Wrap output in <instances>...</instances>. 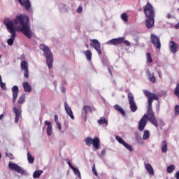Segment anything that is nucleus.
Returning <instances> with one entry per match:
<instances>
[{
	"instance_id": "obj_9",
	"label": "nucleus",
	"mask_w": 179,
	"mask_h": 179,
	"mask_svg": "<svg viewBox=\"0 0 179 179\" xmlns=\"http://www.w3.org/2000/svg\"><path fill=\"white\" fill-rule=\"evenodd\" d=\"M151 43L157 48V50L162 48V43H160V38L157 37L155 34H152L150 36Z\"/></svg>"
},
{
	"instance_id": "obj_43",
	"label": "nucleus",
	"mask_w": 179,
	"mask_h": 179,
	"mask_svg": "<svg viewBox=\"0 0 179 179\" xmlns=\"http://www.w3.org/2000/svg\"><path fill=\"white\" fill-rule=\"evenodd\" d=\"M83 10V8L82 6H79V7L77 9V13H82V11Z\"/></svg>"
},
{
	"instance_id": "obj_55",
	"label": "nucleus",
	"mask_w": 179,
	"mask_h": 179,
	"mask_svg": "<svg viewBox=\"0 0 179 179\" xmlns=\"http://www.w3.org/2000/svg\"><path fill=\"white\" fill-rule=\"evenodd\" d=\"M86 48H89V44H85Z\"/></svg>"
},
{
	"instance_id": "obj_48",
	"label": "nucleus",
	"mask_w": 179,
	"mask_h": 179,
	"mask_svg": "<svg viewBox=\"0 0 179 179\" xmlns=\"http://www.w3.org/2000/svg\"><path fill=\"white\" fill-rule=\"evenodd\" d=\"M54 118H55V122H58V116L57 115H55Z\"/></svg>"
},
{
	"instance_id": "obj_35",
	"label": "nucleus",
	"mask_w": 179,
	"mask_h": 179,
	"mask_svg": "<svg viewBox=\"0 0 179 179\" xmlns=\"http://www.w3.org/2000/svg\"><path fill=\"white\" fill-rule=\"evenodd\" d=\"M123 146H124V148H126V149H127V150H129V152H132L134 150V148H132V145L124 143V144H123Z\"/></svg>"
},
{
	"instance_id": "obj_23",
	"label": "nucleus",
	"mask_w": 179,
	"mask_h": 179,
	"mask_svg": "<svg viewBox=\"0 0 179 179\" xmlns=\"http://www.w3.org/2000/svg\"><path fill=\"white\" fill-rule=\"evenodd\" d=\"M114 108L116 109L117 111H119V113H120L122 115H125V110H124V109H122V108L120 105H115Z\"/></svg>"
},
{
	"instance_id": "obj_11",
	"label": "nucleus",
	"mask_w": 179,
	"mask_h": 179,
	"mask_svg": "<svg viewBox=\"0 0 179 179\" xmlns=\"http://www.w3.org/2000/svg\"><path fill=\"white\" fill-rule=\"evenodd\" d=\"M18 108L20 109L17 108L16 107L13 108V111L15 114V124H17L20 118H22V108L20 106H18Z\"/></svg>"
},
{
	"instance_id": "obj_1",
	"label": "nucleus",
	"mask_w": 179,
	"mask_h": 179,
	"mask_svg": "<svg viewBox=\"0 0 179 179\" xmlns=\"http://www.w3.org/2000/svg\"><path fill=\"white\" fill-rule=\"evenodd\" d=\"M3 23L8 31L11 34L10 38L7 41L8 45H13L15 38H16V28L15 27V24L21 26L20 28L21 33H23L28 38H31L33 36V32L30 30V25H29L30 20H29V17L27 15L23 14L17 15L13 20V22L9 18H5Z\"/></svg>"
},
{
	"instance_id": "obj_10",
	"label": "nucleus",
	"mask_w": 179,
	"mask_h": 179,
	"mask_svg": "<svg viewBox=\"0 0 179 179\" xmlns=\"http://www.w3.org/2000/svg\"><path fill=\"white\" fill-rule=\"evenodd\" d=\"M93 113V110L90 106H84L82 109V115L84 117V122H86L87 120V113Z\"/></svg>"
},
{
	"instance_id": "obj_28",
	"label": "nucleus",
	"mask_w": 179,
	"mask_h": 179,
	"mask_svg": "<svg viewBox=\"0 0 179 179\" xmlns=\"http://www.w3.org/2000/svg\"><path fill=\"white\" fill-rule=\"evenodd\" d=\"M24 101H26V95L22 94L19 97L17 100V104H23Z\"/></svg>"
},
{
	"instance_id": "obj_6",
	"label": "nucleus",
	"mask_w": 179,
	"mask_h": 179,
	"mask_svg": "<svg viewBox=\"0 0 179 179\" xmlns=\"http://www.w3.org/2000/svg\"><path fill=\"white\" fill-rule=\"evenodd\" d=\"M128 100L131 111L135 113L138 110V106H136V103H135V97L131 92L128 94Z\"/></svg>"
},
{
	"instance_id": "obj_21",
	"label": "nucleus",
	"mask_w": 179,
	"mask_h": 179,
	"mask_svg": "<svg viewBox=\"0 0 179 179\" xmlns=\"http://www.w3.org/2000/svg\"><path fill=\"white\" fill-rule=\"evenodd\" d=\"M161 150L162 153H167V141H166V140H164V141H162V145H161Z\"/></svg>"
},
{
	"instance_id": "obj_20",
	"label": "nucleus",
	"mask_w": 179,
	"mask_h": 179,
	"mask_svg": "<svg viewBox=\"0 0 179 179\" xmlns=\"http://www.w3.org/2000/svg\"><path fill=\"white\" fill-rule=\"evenodd\" d=\"M22 86L24 87V92H27V93H30V92H31V85H30L28 82H24L22 84Z\"/></svg>"
},
{
	"instance_id": "obj_51",
	"label": "nucleus",
	"mask_w": 179,
	"mask_h": 179,
	"mask_svg": "<svg viewBox=\"0 0 179 179\" xmlns=\"http://www.w3.org/2000/svg\"><path fill=\"white\" fill-rule=\"evenodd\" d=\"M175 29H179V22L175 25Z\"/></svg>"
},
{
	"instance_id": "obj_34",
	"label": "nucleus",
	"mask_w": 179,
	"mask_h": 179,
	"mask_svg": "<svg viewBox=\"0 0 179 179\" xmlns=\"http://www.w3.org/2000/svg\"><path fill=\"white\" fill-rule=\"evenodd\" d=\"M71 170L73 171L74 174L77 176L78 177L80 178V171H79V169L78 168H75V166L72 167Z\"/></svg>"
},
{
	"instance_id": "obj_39",
	"label": "nucleus",
	"mask_w": 179,
	"mask_h": 179,
	"mask_svg": "<svg viewBox=\"0 0 179 179\" xmlns=\"http://www.w3.org/2000/svg\"><path fill=\"white\" fill-rule=\"evenodd\" d=\"M175 115H179V105L175 106Z\"/></svg>"
},
{
	"instance_id": "obj_57",
	"label": "nucleus",
	"mask_w": 179,
	"mask_h": 179,
	"mask_svg": "<svg viewBox=\"0 0 179 179\" xmlns=\"http://www.w3.org/2000/svg\"><path fill=\"white\" fill-rule=\"evenodd\" d=\"M108 71H109L110 73H113L111 70L108 69Z\"/></svg>"
},
{
	"instance_id": "obj_53",
	"label": "nucleus",
	"mask_w": 179,
	"mask_h": 179,
	"mask_svg": "<svg viewBox=\"0 0 179 179\" xmlns=\"http://www.w3.org/2000/svg\"><path fill=\"white\" fill-rule=\"evenodd\" d=\"M3 118V114L0 115V121Z\"/></svg>"
},
{
	"instance_id": "obj_45",
	"label": "nucleus",
	"mask_w": 179,
	"mask_h": 179,
	"mask_svg": "<svg viewBox=\"0 0 179 179\" xmlns=\"http://www.w3.org/2000/svg\"><path fill=\"white\" fill-rule=\"evenodd\" d=\"M157 73H158L159 78L162 79L163 78L162 74V71H158Z\"/></svg>"
},
{
	"instance_id": "obj_42",
	"label": "nucleus",
	"mask_w": 179,
	"mask_h": 179,
	"mask_svg": "<svg viewBox=\"0 0 179 179\" xmlns=\"http://www.w3.org/2000/svg\"><path fill=\"white\" fill-rule=\"evenodd\" d=\"M0 86L1 89H3V90H6V84L2 82V83H0Z\"/></svg>"
},
{
	"instance_id": "obj_17",
	"label": "nucleus",
	"mask_w": 179,
	"mask_h": 179,
	"mask_svg": "<svg viewBox=\"0 0 179 179\" xmlns=\"http://www.w3.org/2000/svg\"><path fill=\"white\" fill-rule=\"evenodd\" d=\"M45 125H47V135L48 136H51L52 134V125L51 124V122H48V121H45Z\"/></svg>"
},
{
	"instance_id": "obj_50",
	"label": "nucleus",
	"mask_w": 179,
	"mask_h": 179,
	"mask_svg": "<svg viewBox=\"0 0 179 179\" xmlns=\"http://www.w3.org/2000/svg\"><path fill=\"white\" fill-rule=\"evenodd\" d=\"M136 141H141V136H136Z\"/></svg>"
},
{
	"instance_id": "obj_2",
	"label": "nucleus",
	"mask_w": 179,
	"mask_h": 179,
	"mask_svg": "<svg viewBox=\"0 0 179 179\" xmlns=\"http://www.w3.org/2000/svg\"><path fill=\"white\" fill-rule=\"evenodd\" d=\"M144 13L145 15V26L147 29H152L155 26V17L156 15L155 14V8L152 3L148 2L143 7Z\"/></svg>"
},
{
	"instance_id": "obj_26",
	"label": "nucleus",
	"mask_w": 179,
	"mask_h": 179,
	"mask_svg": "<svg viewBox=\"0 0 179 179\" xmlns=\"http://www.w3.org/2000/svg\"><path fill=\"white\" fill-rule=\"evenodd\" d=\"M27 160L29 164H33V163H34V157H32L30 152H27Z\"/></svg>"
},
{
	"instance_id": "obj_37",
	"label": "nucleus",
	"mask_w": 179,
	"mask_h": 179,
	"mask_svg": "<svg viewBox=\"0 0 179 179\" xmlns=\"http://www.w3.org/2000/svg\"><path fill=\"white\" fill-rule=\"evenodd\" d=\"M121 19H122L124 22H128V15L127 13H122L121 15Z\"/></svg>"
},
{
	"instance_id": "obj_49",
	"label": "nucleus",
	"mask_w": 179,
	"mask_h": 179,
	"mask_svg": "<svg viewBox=\"0 0 179 179\" xmlns=\"http://www.w3.org/2000/svg\"><path fill=\"white\" fill-rule=\"evenodd\" d=\"M175 177L176 179H179V171L176 173V174L175 175Z\"/></svg>"
},
{
	"instance_id": "obj_4",
	"label": "nucleus",
	"mask_w": 179,
	"mask_h": 179,
	"mask_svg": "<svg viewBox=\"0 0 179 179\" xmlns=\"http://www.w3.org/2000/svg\"><path fill=\"white\" fill-rule=\"evenodd\" d=\"M39 48L40 50H41V51H43L44 57L46 58V64L49 69H51V68H52V64L54 62V57L52 56V52H51V50H50V48H48V46L44 44H41Z\"/></svg>"
},
{
	"instance_id": "obj_27",
	"label": "nucleus",
	"mask_w": 179,
	"mask_h": 179,
	"mask_svg": "<svg viewBox=\"0 0 179 179\" xmlns=\"http://www.w3.org/2000/svg\"><path fill=\"white\" fill-rule=\"evenodd\" d=\"M43 174V171L38 170L34 172L33 177L34 178H40V176Z\"/></svg>"
},
{
	"instance_id": "obj_33",
	"label": "nucleus",
	"mask_w": 179,
	"mask_h": 179,
	"mask_svg": "<svg viewBox=\"0 0 179 179\" xmlns=\"http://www.w3.org/2000/svg\"><path fill=\"white\" fill-rule=\"evenodd\" d=\"M174 170H176V166H174V165L169 166L166 169V171L169 173H173V171H174Z\"/></svg>"
},
{
	"instance_id": "obj_7",
	"label": "nucleus",
	"mask_w": 179,
	"mask_h": 179,
	"mask_svg": "<svg viewBox=\"0 0 179 179\" xmlns=\"http://www.w3.org/2000/svg\"><path fill=\"white\" fill-rule=\"evenodd\" d=\"M90 46L96 51L99 55H101V44L97 39H90Z\"/></svg>"
},
{
	"instance_id": "obj_14",
	"label": "nucleus",
	"mask_w": 179,
	"mask_h": 179,
	"mask_svg": "<svg viewBox=\"0 0 179 179\" xmlns=\"http://www.w3.org/2000/svg\"><path fill=\"white\" fill-rule=\"evenodd\" d=\"M179 45L173 41H169V50L172 54H176L178 51Z\"/></svg>"
},
{
	"instance_id": "obj_30",
	"label": "nucleus",
	"mask_w": 179,
	"mask_h": 179,
	"mask_svg": "<svg viewBox=\"0 0 179 179\" xmlns=\"http://www.w3.org/2000/svg\"><path fill=\"white\" fill-rule=\"evenodd\" d=\"M85 55L87 57V61H90L92 59V54L90 50H86L85 52Z\"/></svg>"
},
{
	"instance_id": "obj_31",
	"label": "nucleus",
	"mask_w": 179,
	"mask_h": 179,
	"mask_svg": "<svg viewBox=\"0 0 179 179\" xmlns=\"http://www.w3.org/2000/svg\"><path fill=\"white\" fill-rule=\"evenodd\" d=\"M146 59L148 64H152L153 62V59H152V55L150 52L146 53Z\"/></svg>"
},
{
	"instance_id": "obj_46",
	"label": "nucleus",
	"mask_w": 179,
	"mask_h": 179,
	"mask_svg": "<svg viewBox=\"0 0 179 179\" xmlns=\"http://www.w3.org/2000/svg\"><path fill=\"white\" fill-rule=\"evenodd\" d=\"M61 92H62V93H65V92H66V89L65 88V87H61Z\"/></svg>"
},
{
	"instance_id": "obj_56",
	"label": "nucleus",
	"mask_w": 179,
	"mask_h": 179,
	"mask_svg": "<svg viewBox=\"0 0 179 179\" xmlns=\"http://www.w3.org/2000/svg\"><path fill=\"white\" fill-rule=\"evenodd\" d=\"M2 83V77H1V76H0V83Z\"/></svg>"
},
{
	"instance_id": "obj_44",
	"label": "nucleus",
	"mask_w": 179,
	"mask_h": 179,
	"mask_svg": "<svg viewBox=\"0 0 179 179\" xmlns=\"http://www.w3.org/2000/svg\"><path fill=\"white\" fill-rule=\"evenodd\" d=\"M56 124H57L58 129L59 131H61V129H62V128L61 127V123H59V122H56Z\"/></svg>"
},
{
	"instance_id": "obj_40",
	"label": "nucleus",
	"mask_w": 179,
	"mask_h": 179,
	"mask_svg": "<svg viewBox=\"0 0 179 179\" xmlns=\"http://www.w3.org/2000/svg\"><path fill=\"white\" fill-rule=\"evenodd\" d=\"M24 76L26 79H29V69L24 70Z\"/></svg>"
},
{
	"instance_id": "obj_16",
	"label": "nucleus",
	"mask_w": 179,
	"mask_h": 179,
	"mask_svg": "<svg viewBox=\"0 0 179 179\" xmlns=\"http://www.w3.org/2000/svg\"><path fill=\"white\" fill-rule=\"evenodd\" d=\"M64 108L66 110V113L68 114V115L71 118V120H75V116L73 115V112H72V108L69 107L68 105V103H64Z\"/></svg>"
},
{
	"instance_id": "obj_63",
	"label": "nucleus",
	"mask_w": 179,
	"mask_h": 179,
	"mask_svg": "<svg viewBox=\"0 0 179 179\" xmlns=\"http://www.w3.org/2000/svg\"><path fill=\"white\" fill-rule=\"evenodd\" d=\"M0 94H1V91H0Z\"/></svg>"
},
{
	"instance_id": "obj_19",
	"label": "nucleus",
	"mask_w": 179,
	"mask_h": 179,
	"mask_svg": "<svg viewBox=\"0 0 179 179\" xmlns=\"http://www.w3.org/2000/svg\"><path fill=\"white\" fill-rule=\"evenodd\" d=\"M22 6H24L27 10H29L30 8H31V3H30V0H22Z\"/></svg>"
},
{
	"instance_id": "obj_5",
	"label": "nucleus",
	"mask_w": 179,
	"mask_h": 179,
	"mask_svg": "<svg viewBox=\"0 0 179 179\" xmlns=\"http://www.w3.org/2000/svg\"><path fill=\"white\" fill-rule=\"evenodd\" d=\"M85 143L87 146H93L97 150L100 149V138L98 137H94L92 138V137H87L85 138Z\"/></svg>"
},
{
	"instance_id": "obj_52",
	"label": "nucleus",
	"mask_w": 179,
	"mask_h": 179,
	"mask_svg": "<svg viewBox=\"0 0 179 179\" xmlns=\"http://www.w3.org/2000/svg\"><path fill=\"white\" fill-rule=\"evenodd\" d=\"M19 3H20V5H23V1L22 0H18Z\"/></svg>"
},
{
	"instance_id": "obj_29",
	"label": "nucleus",
	"mask_w": 179,
	"mask_h": 179,
	"mask_svg": "<svg viewBox=\"0 0 179 179\" xmlns=\"http://www.w3.org/2000/svg\"><path fill=\"white\" fill-rule=\"evenodd\" d=\"M21 69L22 71H26L29 69V68L27 67V62L24 60L21 62Z\"/></svg>"
},
{
	"instance_id": "obj_25",
	"label": "nucleus",
	"mask_w": 179,
	"mask_h": 179,
	"mask_svg": "<svg viewBox=\"0 0 179 179\" xmlns=\"http://www.w3.org/2000/svg\"><path fill=\"white\" fill-rule=\"evenodd\" d=\"M148 78H149L150 82H151L152 83H156V77L155 76V73H149Z\"/></svg>"
},
{
	"instance_id": "obj_22",
	"label": "nucleus",
	"mask_w": 179,
	"mask_h": 179,
	"mask_svg": "<svg viewBox=\"0 0 179 179\" xmlns=\"http://www.w3.org/2000/svg\"><path fill=\"white\" fill-rule=\"evenodd\" d=\"M148 120H149L150 122H151L152 125H155L156 128H159V124L157 123V120H156L155 116H153L152 117H148Z\"/></svg>"
},
{
	"instance_id": "obj_24",
	"label": "nucleus",
	"mask_w": 179,
	"mask_h": 179,
	"mask_svg": "<svg viewBox=\"0 0 179 179\" xmlns=\"http://www.w3.org/2000/svg\"><path fill=\"white\" fill-rule=\"evenodd\" d=\"M98 124L99 125H103L106 124V125H108V121H107V119L104 117H101L99 120H98Z\"/></svg>"
},
{
	"instance_id": "obj_59",
	"label": "nucleus",
	"mask_w": 179,
	"mask_h": 179,
	"mask_svg": "<svg viewBox=\"0 0 179 179\" xmlns=\"http://www.w3.org/2000/svg\"><path fill=\"white\" fill-rule=\"evenodd\" d=\"M64 85H66V81H64Z\"/></svg>"
},
{
	"instance_id": "obj_62",
	"label": "nucleus",
	"mask_w": 179,
	"mask_h": 179,
	"mask_svg": "<svg viewBox=\"0 0 179 179\" xmlns=\"http://www.w3.org/2000/svg\"><path fill=\"white\" fill-rule=\"evenodd\" d=\"M6 155L8 156V153H6Z\"/></svg>"
},
{
	"instance_id": "obj_41",
	"label": "nucleus",
	"mask_w": 179,
	"mask_h": 179,
	"mask_svg": "<svg viewBox=\"0 0 179 179\" xmlns=\"http://www.w3.org/2000/svg\"><path fill=\"white\" fill-rule=\"evenodd\" d=\"M92 172L94 174V176H96L97 177L98 174H97V171H96V165L94 164L92 166Z\"/></svg>"
},
{
	"instance_id": "obj_13",
	"label": "nucleus",
	"mask_w": 179,
	"mask_h": 179,
	"mask_svg": "<svg viewBox=\"0 0 179 179\" xmlns=\"http://www.w3.org/2000/svg\"><path fill=\"white\" fill-rule=\"evenodd\" d=\"M11 90L13 93V104H15L16 100H17V96H19V87H17V85H14Z\"/></svg>"
},
{
	"instance_id": "obj_18",
	"label": "nucleus",
	"mask_w": 179,
	"mask_h": 179,
	"mask_svg": "<svg viewBox=\"0 0 179 179\" xmlns=\"http://www.w3.org/2000/svg\"><path fill=\"white\" fill-rule=\"evenodd\" d=\"M145 167L150 176H155V170L150 164H145Z\"/></svg>"
},
{
	"instance_id": "obj_36",
	"label": "nucleus",
	"mask_w": 179,
	"mask_h": 179,
	"mask_svg": "<svg viewBox=\"0 0 179 179\" xmlns=\"http://www.w3.org/2000/svg\"><path fill=\"white\" fill-rule=\"evenodd\" d=\"M115 139L117 141V142H119V143H121V145L125 144V141L120 136H116Z\"/></svg>"
},
{
	"instance_id": "obj_60",
	"label": "nucleus",
	"mask_w": 179,
	"mask_h": 179,
	"mask_svg": "<svg viewBox=\"0 0 179 179\" xmlns=\"http://www.w3.org/2000/svg\"><path fill=\"white\" fill-rule=\"evenodd\" d=\"M1 157H2V155H1V153H0V159H1Z\"/></svg>"
},
{
	"instance_id": "obj_12",
	"label": "nucleus",
	"mask_w": 179,
	"mask_h": 179,
	"mask_svg": "<svg viewBox=\"0 0 179 179\" xmlns=\"http://www.w3.org/2000/svg\"><path fill=\"white\" fill-rule=\"evenodd\" d=\"M148 117L146 114L143 115V117L140 120L138 123V129L141 132L145 129V127H146V120H148Z\"/></svg>"
},
{
	"instance_id": "obj_47",
	"label": "nucleus",
	"mask_w": 179,
	"mask_h": 179,
	"mask_svg": "<svg viewBox=\"0 0 179 179\" xmlns=\"http://www.w3.org/2000/svg\"><path fill=\"white\" fill-rule=\"evenodd\" d=\"M67 163H68V164H69V167H70L71 169H72V167H74V166L72 165V164L71 163V161L68 160Z\"/></svg>"
},
{
	"instance_id": "obj_38",
	"label": "nucleus",
	"mask_w": 179,
	"mask_h": 179,
	"mask_svg": "<svg viewBox=\"0 0 179 179\" xmlns=\"http://www.w3.org/2000/svg\"><path fill=\"white\" fill-rule=\"evenodd\" d=\"M121 38H123L122 43H124L125 45H127V47H129V45H131V43L127 40H125V37H121Z\"/></svg>"
},
{
	"instance_id": "obj_32",
	"label": "nucleus",
	"mask_w": 179,
	"mask_h": 179,
	"mask_svg": "<svg viewBox=\"0 0 179 179\" xmlns=\"http://www.w3.org/2000/svg\"><path fill=\"white\" fill-rule=\"evenodd\" d=\"M149 136H150V133L148 130H145L143 136V139L145 141L148 139Z\"/></svg>"
},
{
	"instance_id": "obj_3",
	"label": "nucleus",
	"mask_w": 179,
	"mask_h": 179,
	"mask_svg": "<svg viewBox=\"0 0 179 179\" xmlns=\"http://www.w3.org/2000/svg\"><path fill=\"white\" fill-rule=\"evenodd\" d=\"M144 94L148 98V108L147 114L148 115V118H152L155 117V113H153V110L152 109V104L153 103V100L159 101V96L155 94L151 93L148 90H145L143 91Z\"/></svg>"
},
{
	"instance_id": "obj_58",
	"label": "nucleus",
	"mask_w": 179,
	"mask_h": 179,
	"mask_svg": "<svg viewBox=\"0 0 179 179\" xmlns=\"http://www.w3.org/2000/svg\"><path fill=\"white\" fill-rule=\"evenodd\" d=\"M138 10L139 12H142V8H140Z\"/></svg>"
},
{
	"instance_id": "obj_54",
	"label": "nucleus",
	"mask_w": 179,
	"mask_h": 179,
	"mask_svg": "<svg viewBox=\"0 0 179 179\" xmlns=\"http://www.w3.org/2000/svg\"><path fill=\"white\" fill-rule=\"evenodd\" d=\"M167 17H168V19H170V17H171V15L170 14H168Z\"/></svg>"
},
{
	"instance_id": "obj_8",
	"label": "nucleus",
	"mask_w": 179,
	"mask_h": 179,
	"mask_svg": "<svg viewBox=\"0 0 179 179\" xmlns=\"http://www.w3.org/2000/svg\"><path fill=\"white\" fill-rule=\"evenodd\" d=\"M8 167L10 170H14L15 171H16V173L22 174V176H24V174H26V171H24V169H22V167L19 166L15 163L10 162L8 164Z\"/></svg>"
},
{
	"instance_id": "obj_15",
	"label": "nucleus",
	"mask_w": 179,
	"mask_h": 179,
	"mask_svg": "<svg viewBox=\"0 0 179 179\" xmlns=\"http://www.w3.org/2000/svg\"><path fill=\"white\" fill-rule=\"evenodd\" d=\"M124 38H113L110 40L106 43V44H110L111 45H118L120 44H122Z\"/></svg>"
},
{
	"instance_id": "obj_61",
	"label": "nucleus",
	"mask_w": 179,
	"mask_h": 179,
	"mask_svg": "<svg viewBox=\"0 0 179 179\" xmlns=\"http://www.w3.org/2000/svg\"><path fill=\"white\" fill-rule=\"evenodd\" d=\"M1 58H2V55H0V59H1Z\"/></svg>"
}]
</instances>
